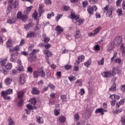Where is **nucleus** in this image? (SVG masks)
I'll return each instance as SVG.
<instances>
[{
    "instance_id": "nucleus-1",
    "label": "nucleus",
    "mask_w": 125,
    "mask_h": 125,
    "mask_svg": "<svg viewBox=\"0 0 125 125\" xmlns=\"http://www.w3.org/2000/svg\"><path fill=\"white\" fill-rule=\"evenodd\" d=\"M113 11H114V8L110 7L109 5L104 8V13H106L107 17H111L113 15Z\"/></svg>"
},
{
    "instance_id": "nucleus-2",
    "label": "nucleus",
    "mask_w": 125,
    "mask_h": 125,
    "mask_svg": "<svg viewBox=\"0 0 125 125\" xmlns=\"http://www.w3.org/2000/svg\"><path fill=\"white\" fill-rule=\"evenodd\" d=\"M8 0L9 1L7 9L9 12L11 11V9H12V8H17V6L19 4L18 1H17V0H15V2H13V0Z\"/></svg>"
},
{
    "instance_id": "nucleus-3",
    "label": "nucleus",
    "mask_w": 125,
    "mask_h": 125,
    "mask_svg": "<svg viewBox=\"0 0 125 125\" xmlns=\"http://www.w3.org/2000/svg\"><path fill=\"white\" fill-rule=\"evenodd\" d=\"M71 19H74L75 20H76V21L75 22V23L77 24V25H78L79 26H80V25L83 23V21H84L83 20L79 19V17H77L76 14L74 13H72L71 14Z\"/></svg>"
},
{
    "instance_id": "nucleus-4",
    "label": "nucleus",
    "mask_w": 125,
    "mask_h": 125,
    "mask_svg": "<svg viewBox=\"0 0 125 125\" xmlns=\"http://www.w3.org/2000/svg\"><path fill=\"white\" fill-rule=\"evenodd\" d=\"M123 42V37L122 36H118L114 40V43L115 45H121Z\"/></svg>"
},
{
    "instance_id": "nucleus-5",
    "label": "nucleus",
    "mask_w": 125,
    "mask_h": 125,
    "mask_svg": "<svg viewBox=\"0 0 125 125\" xmlns=\"http://www.w3.org/2000/svg\"><path fill=\"white\" fill-rule=\"evenodd\" d=\"M87 10L89 14H90V15H92V14H93V12L97 10V7H96V5H93L92 7L90 6H88L87 7Z\"/></svg>"
},
{
    "instance_id": "nucleus-6",
    "label": "nucleus",
    "mask_w": 125,
    "mask_h": 125,
    "mask_svg": "<svg viewBox=\"0 0 125 125\" xmlns=\"http://www.w3.org/2000/svg\"><path fill=\"white\" fill-rule=\"evenodd\" d=\"M18 58V52H12L11 54V57L10 58V61L12 62H14V61H16V60Z\"/></svg>"
},
{
    "instance_id": "nucleus-7",
    "label": "nucleus",
    "mask_w": 125,
    "mask_h": 125,
    "mask_svg": "<svg viewBox=\"0 0 125 125\" xmlns=\"http://www.w3.org/2000/svg\"><path fill=\"white\" fill-rule=\"evenodd\" d=\"M17 18L22 20V21H26L28 19V16L22 15L21 11H19L17 14Z\"/></svg>"
},
{
    "instance_id": "nucleus-8",
    "label": "nucleus",
    "mask_w": 125,
    "mask_h": 125,
    "mask_svg": "<svg viewBox=\"0 0 125 125\" xmlns=\"http://www.w3.org/2000/svg\"><path fill=\"white\" fill-rule=\"evenodd\" d=\"M26 78H27V75L25 74H21L20 76L19 83L20 84H23L26 83Z\"/></svg>"
},
{
    "instance_id": "nucleus-9",
    "label": "nucleus",
    "mask_w": 125,
    "mask_h": 125,
    "mask_svg": "<svg viewBox=\"0 0 125 125\" xmlns=\"http://www.w3.org/2000/svg\"><path fill=\"white\" fill-rule=\"evenodd\" d=\"M83 60H84V56L81 55L79 56L78 58V60L75 62V65H76V66H77V65H79L81 62H83Z\"/></svg>"
},
{
    "instance_id": "nucleus-10",
    "label": "nucleus",
    "mask_w": 125,
    "mask_h": 125,
    "mask_svg": "<svg viewBox=\"0 0 125 125\" xmlns=\"http://www.w3.org/2000/svg\"><path fill=\"white\" fill-rule=\"evenodd\" d=\"M13 93V90H12V89L10 88L6 90V91H2L1 92V94H2V95H6V94L7 95L12 94Z\"/></svg>"
},
{
    "instance_id": "nucleus-11",
    "label": "nucleus",
    "mask_w": 125,
    "mask_h": 125,
    "mask_svg": "<svg viewBox=\"0 0 125 125\" xmlns=\"http://www.w3.org/2000/svg\"><path fill=\"white\" fill-rule=\"evenodd\" d=\"M39 76L41 77V78H45V72L43 70V68L42 67H41L39 68Z\"/></svg>"
},
{
    "instance_id": "nucleus-12",
    "label": "nucleus",
    "mask_w": 125,
    "mask_h": 125,
    "mask_svg": "<svg viewBox=\"0 0 125 125\" xmlns=\"http://www.w3.org/2000/svg\"><path fill=\"white\" fill-rule=\"evenodd\" d=\"M104 112H107V110H105V109H104L103 108H97L96 110L95 113L96 114H97L98 113H100L101 115H104Z\"/></svg>"
},
{
    "instance_id": "nucleus-13",
    "label": "nucleus",
    "mask_w": 125,
    "mask_h": 125,
    "mask_svg": "<svg viewBox=\"0 0 125 125\" xmlns=\"http://www.w3.org/2000/svg\"><path fill=\"white\" fill-rule=\"evenodd\" d=\"M33 26L34 23L33 22H30L27 24H24V28L27 31L30 30V29L32 28V27H33Z\"/></svg>"
},
{
    "instance_id": "nucleus-14",
    "label": "nucleus",
    "mask_w": 125,
    "mask_h": 125,
    "mask_svg": "<svg viewBox=\"0 0 125 125\" xmlns=\"http://www.w3.org/2000/svg\"><path fill=\"white\" fill-rule=\"evenodd\" d=\"M56 31H57L58 33V35H60L64 31V29H63L61 26L58 25L56 28Z\"/></svg>"
},
{
    "instance_id": "nucleus-15",
    "label": "nucleus",
    "mask_w": 125,
    "mask_h": 125,
    "mask_svg": "<svg viewBox=\"0 0 125 125\" xmlns=\"http://www.w3.org/2000/svg\"><path fill=\"white\" fill-rule=\"evenodd\" d=\"M36 119L38 124H40V125L43 124V119L42 117H40V116H37Z\"/></svg>"
},
{
    "instance_id": "nucleus-16",
    "label": "nucleus",
    "mask_w": 125,
    "mask_h": 125,
    "mask_svg": "<svg viewBox=\"0 0 125 125\" xmlns=\"http://www.w3.org/2000/svg\"><path fill=\"white\" fill-rule=\"evenodd\" d=\"M20 49V47H19V46H16L13 48H12L11 47H10L9 51H12V52H15V51H17V52H18Z\"/></svg>"
},
{
    "instance_id": "nucleus-17",
    "label": "nucleus",
    "mask_w": 125,
    "mask_h": 125,
    "mask_svg": "<svg viewBox=\"0 0 125 125\" xmlns=\"http://www.w3.org/2000/svg\"><path fill=\"white\" fill-rule=\"evenodd\" d=\"M102 75L104 78H109L111 76V72L106 71L102 73Z\"/></svg>"
},
{
    "instance_id": "nucleus-18",
    "label": "nucleus",
    "mask_w": 125,
    "mask_h": 125,
    "mask_svg": "<svg viewBox=\"0 0 125 125\" xmlns=\"http://www.w3.org/2000/svg\"><path fill=\"white\" fill-rule=\"evenodd\" d=\"M16 21V19L15 18H12V19H9L7 20V22L8 24H10V25H11L12 24H15V22Z\"/></svg>"
},
{
    "instance_id": "nucleus-19",
    "label": "nucleus",
    "mask_w": 125,
    "mask_h": 125,
    "mask_svg": "<svg viewBox=\"0 0 125 125\" xmlns=\"http://www.w3.org/2000/svg\"><path fill=\"white\" fill-rule=\"evenodd\" d=\"M33 77L34 78H39L40 77V70H35L33 72Z\"/></svg>"
},
{
    "instance_id": "nucleus-20",
    "label": "nucleus",
    "mask_w": 125,
    "mask_h": 125,
    "mask_svg": "<svg viewBox=\"0 0 125 125\" xmlns=\"http://www.w3.org/2000/svg\"><path fill=\"white\" fill-rule=\"evenodd\" d=\"M36 26L33 28L34 31H37L38 30H41V25L39 23V21H37V22L35 24Z\"/></svg>"
},
{
    "instance_id": "nucleus-21",
    "label": "nucleus",
    "mask_w": 125,
    "mask_h": 125,
    "mask_svg": "<svg viewBox=\"0 0 125 125\" xmlns=\"http://www.w3.org/2000/svg\"><path fill=\"white\" fill-rule=\"evenodd\" d=\"M32 94L37 95L38 94H40V91L39 90L37 89L36 87H35L32 89Z\"/></svg>"
},
{
    "instance_id": "nucleus-22",
    "label": "nucleus",
    "mask_w": 125,
    "mask_h": 125,
    "mask_svg": "<svg viewBox=\"0 0 125 125\" xmlns=\"http://www.w3.org/2000/svg\"><path fill=\"white\" fill-rule=\"evenodd\" d=\"M6 45H7V47H9V48H10V47H11V46H12V41L11 40V39H9L7 42H6Z\"/></svg>"
},
{
    "instance_id": "nucleus-23",
    "label": "nucleus",
    "mask_w": 125,
    "mask_h": 125,
    "mask_svg": "<svg viewBox=\"0 0 125 125\" xmlns=\"http://www.w3.org/2000/svg\"><path fill=\"white\" fill-rule=\"evenodd\" d=\"M24 91H21L20 92H19L18 93V98H19V99L22 98V97H23V96H24Z\"/></svg>"
},
{
    "instance_id": "nucleus-24",
    "label": "nucleus",
    "mask_w": 125,
    "mask_h": 125,
    "mask_svg": "<svg viewBox=\"0 0 125 125\" xmlns=\"http://www.w3.org/2000/svg\"><path fill=\"white\" fill-rule=\"evenodd\" d=\"M59 121L62 124L66 123V117L61 116L59 118Z\"/></svg>"
},
{
    "instance_id": "nucleus-25",
    "label": "nucleus",
    "mask_w": 125,
    "mask_h": 125,
    "mask_svg": "<svg viewBox=\"0 0 125 125\" xmlns=\"http://www.w3.org/2000/svg\"><path fill=\"white\" fill-rule=\"evenodd\" d=\"M113 49H114V44L112 42L109 43L107 46V50L110 51V50H112Z\"/></svg>"
},
{
    "instance_id": "nucleus-26",
    "label": "nucleus",
    "mask_w": 125,
    "mask_h": 125,
    "mask_svg": "<svg viewBox=\"0 0 125 125\" xmlns=\"http://www.w3.org/2000/svg\"><path fill=\"white\" fill-rule=\"evenodd\" d=\"M75 39H80L81 37V31L79 30H77L76 31Z\"/></svg>"
},
{
    "instance_id": "nucleus-27",
    "label": "nucleus",
    "mask_w": 125,
    "mask_h": 125,
    "mask_svg": "<svg viewBox=\"0 0 125 125\" xmlns=\"http://www.w3.org/2000/svg\"><path fill=\"white\" fill-rule=\"evenodd\" d=\"M27 108H28V110H36L37 109V107L34 106H33L32 105L30 104H28L26 105Z\"/></svg>"
},
{
    "instance_id": "nucleus-28",
    "label": "nucleus",
    "mask_w": 125,
    "mask_h": 125,
    "mask_svg": "<svg viewBox=\"0 0 125 125\" xmlns=\"http://www.w3.org/2000/svg\"><path fill=\"white\" fill-rule=\"evenodd\" d=\"M61 99L62 102H66L67 101V95H62L61 96Z\"/></svg>"
},
{
    "instance_id": "nucleus-29",
    "label": "nucleus",
    "mask_w": 125,
    "mask_h": 125,
    "mask_svg": "<svg viewBox=\"0 0 125 125\" xmlns=\"http://www.w3.org/2000/svg\"><path fill=\"white\" fill-rule=\"evenodd\" d=\"M102 28V27L101 26H99L98 28L94 29L93 32V33H94L95 35H97V34H98V33H99L100 31L101 30V29Z\"/></svg>"
},
{
    "instance_id": "nucleus-30",
    "label": "nucleus",
    "mask_w": 125,
    "mask_h": 125,
    "mask_svg": "<svg viewBox=\"0 0 125 125\" xmlns=\"http://www.w3.org/2000/svg\"><path fill=\"white\" fill-rule=\"evenodd\" d=\"M116 90H117V87L116 86V84L114 83L109 88V91H116Z\"/></svg>"
},
{
    "instance_id": "nucleus-31",
    "label": "nucleus",
    "mask_w": 125,
    "mask_h": 125,
    "mask_svg": "<svg viewBox=\"0 0 125 125\" xmlns=\"http://www.w3.org/2000/svg\"><path fill=\"white\" fill-rule=\"evenodd\" d=\"M104 58H102L101 60L98 61V64L99 66H102L104 65Z\"/></svg>"
},
{
    "instance_id": "nucleus-32",
    "label": "nucleus",
    "mask_w": 125,
    "mask_h": 125,
    "mask_svg": "<svg viewBox=\"0 0 125 125\" xmlns=\"http://www.w3.org/2000/svg\"><path fill=\"white\" fill-rule=\"evenodd\" d=\"M4 67L7 70H10L12 68V63H7L6 65H4Z\"/></svg>"
},
{
    "instance_id": "nucleus-33",
    "label": "nucleus",
    "mask_w": 125,
    "mask_h": 125,
    "mask_svg": "<svg viewBox=\"0 0 125 125\" xmlns=\"http://www.w3.org/2000/svg\"><path fill=\"white\" fill-rule=\"evenodd\" d=\"M39 12L40 14L43 12H44V10H43V6H42V5H39Z\"/></svg>"
},
{
    "instance_id": "nucleus-34",
    "label": "nucleus",
    "mask_w": 125,
    "mask_h": 125,
    "mask_svg": "<svg viewBox=\"0 0 125 125\" xmlns=\"http://www.w3.org/2000/svg\"><path fill=\"white\" fill-rule=\"evenodd\" d=\"M6 62H7V59H3L0 62L1 63V66L3 67V66H5V64H6Z\"/></svg>"
},
{
    "instance_id": "nucleus-35",
    "label": "nucleus",
    "mask_w": 125,
    "mask_h": 125,
    "mask_svg": "<svg viewBox=\"0 0 125 125\" xmlns=\"http://www.w3.org/2000/svg\"><path fill=\"white\" fill-rule=\"evenodd\" d=\"M116 12L118 13V16H122V15H123V10L122 8H118Z\"/></svg>"
},
{
    "instance_id": "nucleus-36",
    "label": "nucleus",
    "mask_w": 125,
    "mask_h": 125,
    "mask_svg": "<svg viewBox=\"0 0 125 125\" xmlns=\"http://www.w3.org/2000/svg\"><path fill=\"white\" fill-rule=\"evenodd\" d=\"M68 80H69V81L72 82L76 81V80H77V78H76V77L74 76L70 75L68 77Z\"/></svg>"
},
{
    "instance_id": "nucleus-37",
    "label": "nucleus",
    "mask_w": 125,
    "mask_h": 125,
    "mask_svg": "<svg viewBox=\"0 0 125 125\" xmlns=\"http://www.w3.org/2000/svg\"><path fill=\"white\" fill-rule=\"evenodd\" d=\"M8 125H15V123L14 122V121H13V120H12V118H10L8 120Z\"/></svg>"
},
{
    "instance_id": "nucleus-38",
    "label": "nucleus",
    "mask_w": 125,
    "mask_h": 125,
    "mask_svg": "<svg viewBox=\"0 0 125 125\" xmlns=\"http://www.w3.org/2000/svg\"><path fill=\"white\" fill-rule=\"evenodd\" d=\"M120 50L122 51V53H125V47L124 43H122L120 46Z\"/></svg>"
},
{
    "instance_id": "nucleus-39",
    "label": "nucleus",
    "mask_w": 125,
    "mask_h": 125,
    "mask_svg": "<svg viewBox=\"0 0 125 125\" xmlns=\"http://www.w3.org/2000/svg\"><path fill=\"white\" fill-rule=\"evenodd\" d=\"M35 36V33L33 32H31L30 33H28L27 34L26 38H28L30 39V38H32V37H34Z\"/></svg>"
},
{
    "instance_id": "nucleus-40",
    "label": "nucleus",
    "mask_w": 125,
    "mask_h": 125,
    "mask_svg": "<svg viewBox=\"0 0 125 125\" xmlns=\"http://www.w3.org/2000/svg\"><path fill=\"white\" fill-rule=\"evenodd\" d=\"M90 64H91V61L89 60L84 63V66L85 67H88V66H90Z\"/></svg>"
},
{
    "instance_id": "nucleus-41",
    "label": "nucleus",
    "mask_w": 125,
    "mask_h": 125,
    "mask_svg": "<svg viewBox=\"0 0 125 125\" xmlns=\"http://www.w3.org/2000/svg\"><path fill=\"white\" fill-rule=\"evenodd\" d=\"M0 72L4 74V75H7L8 71L4 68H1L0 69Z\"/></svg>"
},
{
    "instance_id": "nucleus-42",
    "label": "nucleus",
    "mask_w": 125,
    "mask_h": 125,
    "mask_svg": "<svg viewBox=\"0 0 125 125\" xmlns=\"http://www.w3.org/2000/svg\"><path fill=\"white\" fill-rule=\"evenodd\" d=\"M74 121H79L80 120V116L78 113H76L74 115Z\"/></svg>"
},
{
    "instance_id": "nucleus-43",
    "label": "nucleus",
    "mask_w": 125,
    "mask_h": 125,
    "mask_svg": "<svg viewBox=\"0 0 125 125\" xmlns=\"http://www.w3.org/2000/svg\"><path fill=\"white\" fill-rule=\"evenodd\" d=\"M5 83H6V84L11 83V79L10 78H7L5 80Z\"/></svg>"
},
{
    "instance_id": "nucleus-44",
    "label": "nucleus",
    "mask_w": 125,
    "mask_h": 125,
    "mask_svg": "<svg viewBox=\"0 0 125 125\" xmlns=\"http://www.w3.org/2000/svg\"><path fill=\"white\" fill-rule=\"evenodd\" d=\"M23 103H24V101L23 100H20L18 103V107H21V106L23 105Z\"/></svg>"
},
{
    "instance_id": "nucleus-45",
    "label": "nucleus",
    "mask_w": 125,
    "mask_h": 125,
    "mask_svg": "<svg viewBox=\"0 0 125 125\" xmlns=\"http://www.w3.org/2000/svg\"><path fill=\"white\" fill-rule=\"evenodd\" d=\"M1 96L3 97V99L4 100H9V99H10V96H5V95H2V94H1Z\"/></svg>"
},
{
    "instance_id": "nucleus-46",
    "label": "nucleus",
    "mask_w": 125,
    "mask_h": 125,
    "mask_svg": "<svg viewBox=\"0 0 125 125\" xmlns=\"http://www.w3.org/2000/svg\"><path fill=\"white\" fill-rule=\"evenodd\" d=\"M52 16H54V13L53 12H51L50 14H48L47 18V19H50Z\"/></svg>"
},
{
    "instance_id": "nucleus-47",
    "label": "nucleus",
    "mask_w": 125,
    "mask_h": 125,
    "mask_svg": "<svg viewBox=\"0 0 125 125\" xmlns=\"http://www.w3.org/2000/svg\"><path fill=\"white\" fill-rule=\"evenodd\" d=\"M16 69L19 71V72H21V71H23V66H22V65H18V66L16 67Z\"/></svg>"
},
{
    "instance_id": "nucleus-48",
    "label": "nucleus",
    "mask_w": 125,
    "mask_h": 125,
    "mask_svg": "<svg viewBox=\"0 0 125 125\" xmlns=\"http://www.w3.org/2000/svg\"><path fill=\"white\" fill-rule=\"evenodd\" d=\"M49 87H50V89H52L53 90L55 89V86L52 84H51V83H49L48 84V86Z\"/></svg>"
},
{
    "instance_id": "nucleus-49",
    "label": "nucleus",
    "mask_w": 125,
    "mask_h": 125,
    "mask_svg": "<svg viewBox=\"0 0 125 125\" xmlns=\"http://www.w3.org/2000/svg\"><path fill=\"white\" fill-rule=\"evenodd\" d=\"M121 122L123 125H125V116L121 117Z\"/></svg>"
},
{
    "instance_id": "nucleus-50",
    "label": "nucleus",
    "mask_w": 125,
    "mask_h": 125,
    "mask_svg": "<svg viewBox=\"0 0 125 125\" xmlns=\"http://www.w3.org/2000/svg\"><path fill=\"white\" fill-rule=\"evenodd\" d=\"M44 42L45 43H48L49 41H50V38L48 37H45L44 39Z\"/></svg>"
},
{
    "instance_id": "nucleus-51",
    "label": "nucleus",
    "mask_w": 125,
    "mask_h": 125,
    "mask_svg": "<svg viewBox=\"0 0 125 125\" xmlns=\"http://www.w3.org/2000/svg\"><path fill=\"white\" fill-rule=\"evenodd\" d=\"M31 103H32L33 105H35L37 103V100L36 98H33L31 100Z\"/></svg>"
},
{
    "instance_id": "nucleus-52",
    "label": "nucleus",
    "mask_w": 125,
    "mask_h": 125,
    "mask_svg": "<svg viewBox=\"0 0 125 125\" xmlns=\"http://www.w3.org/2000/svg\"><path fill=\"white\" fill-rule=\"evenodd\" d=\"M33 17H34V19L37 20L38 18V12L37 11H35L32 15Z\"/></svg>"
},
{
    "instance_id": "nucleus-53",
    "label": "nucleus",
    "mask_w": 125,
    "mask_h": 125,
    "mask_svg": "<svg viewBox=\"0 0 125 125\" xmlns=\"http://www.w3.org/2000/svg\"><path fill=\"white\" fill-rule=\"evenodd\" d=\"M55 116H58L60 114V110L59 109H55Z\"/></svg>"
},
{
    "instance_id": "nucleus-54",
    "label": "nucleus",
    "mask_w": 125,
    "mask_h": 125,
    "mask_svg": "<svg viewBox=\"0 0 125 125\" xmlns=\"http://www.w3.org/2000/svg\"><path fill=\"white\" fill-rule=\"evenodd\" d=\"M27 70L28 73H33V68L31 66L28 67Z\"/></svg>"
},
{
    "instance_id": "nucleus-55",
    "label": "nucleus",
    "mask_w": 125,
    "mask_h": 125,
    "mask_svg": "<svg viewBox=\"0 0 125 125\" xmlns=\"http://www.w3.org/2000/svg\"><path fill=\"white\" fill-rule=\"evenodd\" d=\"M94 48L95 50H97V51H98V50H100V47L98 44L95 45V46L94 47Z\"/></svg>"
},
{
    "instance_id": "nucleus-56",
    "label": "nucleus",
    "mask_w": 125,
    "mask_h": 125,
    "mask_svg": "<svg viewBox=\"0 0 125 125\" xmlns=\"http://www.w3.org/2000/svg\"><path fill=\"white\" fill-rule=\"evenodd\" d=\"M39 51H40V50L33 49L30 54L31 55H34V54H36V52H38Z\"/></svg>"
},
{
    "instance_id": "nucleus-57",
    "label": "nucleus",
    "mask_w": 125,
    "mask_h": 125,
    "mask_svg": "<svg viewBox=\"0 0 125 125\" xmlns=\"http://www.w3.org/2000/svg\"><path fill=\"white\" fill-rule=\"evenodd\" d=\"M63 10L64 11H69L70 10V7L64 6L63 7Z\"/></svg>"
},
{
    "instance_id": "nucleus-58",
    "label": "nucleus",
    "mask_w": 125,
    "mask_h": 125,
    "mask_svg": "<svg viewBox=\"0 0 125 125\" xmlns=\"http://www.w3.org/2000/svg\"><path fill=\"white\" fill-rule=\"evenodd\" d=\"M114 62L115 63H118L119 64H120V63L122 62V60H120V59H116L115 60H114Z\"/></svg>"
},
{
    "instance_id": "nucleus-59",
    "label": "nucleus",
    "mask_w": 125,
    "mask_h": 125,
    "mask_svg": "<svg viewBox=\"0 0 125 125\" xmlns=\"http://www.w3.org/2000/svg\"><path fill=\"white\" fill-rule=\"evenodd\" d=\"M83 7H86L87 6V5L88 4V2L87 1H84L83 2Z\"/></svg>"
},
{
    "instance_id": "nucleus-60",
    "label": "nucleus",
    "mask_w": 125,
    "mask_h": 125,
    "mask_svg": "<svg viewBox=\"0 0 125 125\" xmlns=\"http://www.w3.org/2000/svg\"><path fill=\"white\" fill-rule=\"evenodd\" d=\"M32 8H33V6L27 7L26 8V12H29V11H31V10H32Z\"/></svg>"
},
{
    "instance_id": "nucleus-61",
    "label": "nucleus",
    "mask_w": 125,
    "mask_h": 125,
    "mask_svg": "<svg viewBox=\"0 0 125 125\" xmlns=\"http://www.w3.org/2000/svg\"><path fill=\"white\" fill-rule=\"evenodd\" d=\"M62 16H63V15H57L56 17V21H59V19H61V18H62Z\"/></svg>"
},
{
    "instance_id": "nucleus-62",
    "label": "nucleus",
    "mask_w": 125,
    "mask_h": 125,
    "mask_svg": "<svg viewBox=\"0 0 125 125\" xmlns=\"http://www.w3.org/2000/svg\"><path fill=\"white\" fill-rule=\"evenodd\" d=\"M80 92L81 95H83L85 93V91H84V89L82 88L80 89Z\"/></svg>"
},
{
    "instance_id": "nucleus-63",
    "label": "nucleus",
    "mask_w": 125,
    "mask_h": 125,
    "mask_svg": "<svg viewBox=\"0 0 125 125\" xmlns=\"http://www.w3.org/2000/svg\"><path fill=\"white\" fill-rule=\"evenodd\" d=\"M44 3H45V4H51V0H45Z\"/></svg>"
},
{
    "instance_id": "nucleus-64",
    "label": "nucleus",
    "mask_w": 125,
    "mask_h": 125,
    "mask_svg": "<svg viewBox=\"0 0 125 125\" xmlns=\"http://www.w3.org/2000/svg\"><path fill=\"white\" fill-rule=\"evenodd\" d=\"M121 90L122 91H123V92H125V85L123 84L121 86Z\"/></svg>"
}]
</instances>
